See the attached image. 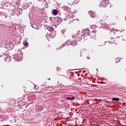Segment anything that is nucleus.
<instances>
[{
	"mask_svg": "<svg viewBox=\"0 0 126 126\" xmlns=\"http://www.w3.org/2000/svg\"><path fill=\"white\" fill-rule=\"evenodd\" d=\"M58 12H59V11H58V10L57 9H55L53 11V13L54 15H58Z\"/></svg>",
	"mask_w": 126,
	"mask_h": 126,
	"instance_id": "39448f33",
	"label": "nucleus"
},
{
	"mask_svg": "<svg viewBox=\"0 0 126 126\" xmlns=\"http://www.w3.org/2000/svg\"><path fill=\"white\" fill-rule=\"evenodd\" d=\"M50 79H51L50 78H49V80H50Z\"/></svg>",
	"mask_w": 126,
	"mask_h": 126,
	"instance_id": "f3484780",
	"label": "nucleus"
},
{
	"mask_svg": "<svg viewBox=\"0 0 126 126\" xmlns=\"http://www.w3.org/2000/svg\"><path fill=\"white\" fill-rule=\"evenodd\" d=\"M23 44L25 47H27L28 46V42L26 40L23 41Z\"/></svg>",
	"mask_w": 126,
	"mask_h": 126,
	"instance_id": "6e6552de",
	"label": "nucleus"
},
{
	"mask_svg": "<svg viewBox=\"0 0 126 126\" xmlns=\"http://www.w3.org/2000/svg\"><path fill=\"white\" fill-rule=\"evenodd\" d=\"M70 45H71V46H73V47H74V46H76V45H78V43H77V41L73 40L72 42H71V43H70Z\"/></svg>",
	"mask_w": 126,
	"mask_h": 126,
	"instance_id": "20e7f679",
	"label": "nucleus"
},
{
	"mask_svg": "<svg viewBox=\"0 0 126 126\" xmlns=\"http://www.w3.org/2000/svg\"><path fill=\"white\" fill-rule=\"evenodd\" d=\"M89 14H90V15L91 16V17H92V18H95V17L97 16L96 15V14L95 13V12L93 11H90L89 12Z\"/></svg>",
	"mask_w": 126,
	"mask_h": 126,
	"instance_id": "f257e3e1",
	"label": "nucleus"
},
{
	"mask_svg": "<svg viewBox=\"0 0 126 126\" xmlns=\"http://www.w3.org/2000/svg\"><path fill=\"white\" fill-rule=\"evenodd\" d=\"M112 100L113 101H120V98H117V97H113L112 98Z\"/></svg>",
	"mask_w": 126,
	"mask_h": 126,
	"instance_id": "0eeeda50",
	"label": "nucleus"
},
{
	"mask_svg": "<svg viewBox=\"0 0 126 126\" xmlns=\"http://www.w3.org/2000/svg\"><path fill=\"white\" fill-rule=\"evenodd\" d=\"M114 34L115 35L116 37H120L121 36V33H120V31H114Z\"/></svg>",
	"mask_w": 126,
	"mask_h": 126,
	"instance_id": "f03ea898",
	"label": "nucleus"
},
{
	"mask_svg": "<svg viewBox=\"0 0 126 126\" xmlns=\"http://www.w3.org/2000/svg\"><path fill=\"white\" fill-rule=\"evenodd\" d=\"M88 32V35H90L91 33H90V32H89V31H87V32Z\"/></svg>",
	"mask_w": 126,
	"mask_h": 126,
	"instance_id": "4468645a",
	"label": "nucleus"
},
{
	"mask_svg": "<svg viewBox=\"0 0 126 126\" xmlns=\"http://www.w3.org/2000/svg\"><path fill=\"white\" fill-rule=\"evenodd\" d=\"M4 54H3V55L0 54V58H2V57H4Z\"/></svg>",
	"mask_w": 126,
	"mask_h": 126,
	"instance_id": "f8f14e48",
	"label": "nucleus"
},
{
	"mask_svg": "<svg viewBox=\"0 0 126 126\" xmlns=\"http://www.w3.org/2000/svg\"><path fill=\"white\" fill-rule=\"evenodd\" d=\"M102 1L109 3V0H102Z\"/></svg>",
	"mask_w": 126,
	"mask_h": 126,
	"instance_id": "9d476101",
	"label": "nucleus"
},
{
	"mask_svg": "<svg viewBox=\"0 0 126 126\" xmlns=\"http://www.w3.org/2000/svg\"><path fill=\"white\" fill-rule=\"evenodd\" d=\"M92 33H94V34H96V33L97 32L95 30L94 31H92Z\"/></svg>",
	"mask_w": 126,
	"mask_h": 126,
	"instance_id": "9b49d317",
	"label": "nucleus"
},
{
	"mask_svg": "<svg viewBox=\"0 0 126 126\" xmlns=\"http://www.w3.org/2000/svg\"><path fill=\"white\" fill-rule=\"evenodd\" d=\"M88 59H89V57H88Z\"/></svg>",
	"mask_w": 126,
	"mask_h": 126,
	"instance_id": "a211bd4d",
	"label": "nucleus"
},
{
	"mask_svg": "<svg viewBox=\"0 0 126 126\" xmlns=\"http://www.w3.org/2000/svg\"><path fill=\"white\" fill-rule=\"evenodd\" d=\"M2 126H10V125H3Z\"/></svg>",
	"mask_w": 126,
	"mask_h": 126,
	"instance_id": "2eb2a0df",
	"label": "nucleus"
},
{
	"mask_svg": "<svg viewBox=\"0 0 126 126\" xmlns=\"http://www.w3.org/2000/svg\"><path fill=\"white\" fill-rule=\"evenodd\" d=\"M93 27H95V25H93V26H91L92 28Z\"/></svg>",
	"mask_w": 126,
	"mask_h": 126,
	"instance_id": "dca6fc26",
	"label": "nucleus"
},
{
	"mask_svg": "<svg viewBox=\"0 0 126 126\" xmlns=\"http://www.w3.org/2000/svg\"><path fill=\"white\" fill-rule=\"evenodd\" d=\"M47 29L49 31H50V32H53L55 30V29H54V28L52 27H48L47 28Z\"/></svg>",
	"mask_w": 126,
	"mask_h": 126,
	"instance_id": "423d86ee",
	"label": "nucleus"
},
{
	"mask_svg": "<svg viewBox=\"0 0 126 126\" xmlns=\"http://www.w3.org/2000/svg\"><path fill=\"white\" fill-rule=\"evenodd\" d=\"M122 104L123 105V106H126V102H123V103H122Z\"/></svg>",
	"mask_w": 126,
	"mask_h": 126,
	"instance_id": "ddd939ff",
	"label": "nucleus"
},
{
	"mask_svg": "<svg viewBox=\"0 0 126 126\" xmlns=\"http://www.w3.org/2000/svg\"><path fill=\"white\" fill-rule=\"evenodd\" d=\"M108 3L107 2H105L103 0L101 1V2H100V4L101 5H102V6L103 7H106V6H107V5H108Z\"/></svg>",
	"mask_w": 126,
	"mask_h": 126,
	"instance_id": "7ed1b4c3",
	"label": "nucleus"
},
{
	"mask_svg": "<svg viewBox=\"0 0 126 126\" xmlns=\"http://www.w3.org/2000/svg\"><path fill=\"white\" fill-rule=\"evenodd\" d=\"M67 100H74L75 99V97L73 96L72 97H66Z\"/></svg>",
	"mask_w": 126,
	"mask_h": 126,
	"instance_id": "1a4fd4ad",
	"label": "nucleus"
}]
</instances>
